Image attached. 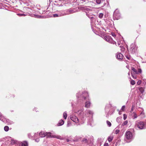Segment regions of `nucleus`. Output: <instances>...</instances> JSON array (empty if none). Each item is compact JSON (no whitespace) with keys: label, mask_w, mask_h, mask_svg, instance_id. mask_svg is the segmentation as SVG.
<instances>
[{"label":"nucleus","mask_w":146,"mask_h":146,"mask_svg":"<svg viewBox=\"0 0 146 146\" xmlns=\"http://www.w3.org/2000/svg\"><path fill=\"white\" fill-rule=\"evenodd\" d=\"M85 104V107L87 108H88L90 106L91 103L90 101H87L86 102Z\"/></svg>","instance_id":"nucleus-15"},{"label":"nucleus","mask_w":146,"mask_h":146,"mask_svg":"<svg viewBox=\"0 0 146 146\" xmlns=\"http://www.w3.org/2000/svg\"><path fill=\"white\" fill-rule=\"evenodd\" d=\"M111 35H112L114 36V37H115L116 36V35H115V33H111Z\"/></svg>","instance_id":"nucleus-44"},{"label":"nucleus","mask_w":146,"mask_h":146,"mask_svg":"<svg viewBox=\"0 0 146 146\" xmlns=\"http://www.w3.org/2000/svg\"><path fill=\"white\" fill-rule=\"evenodd\" d=\"M139 91L143 93L144 91V89L143 87H140L139 88Z\"/></svg>","instance_id":"nucleus-24"},{"label":"nucleus","mask_w":146,"mask_h":146,"mask_svg":"<svg viewBox=\"0 0 146 146\" xmlns=\"http://www.w3.org/2000/svg\"><path fill=\"white\" fill-rule=\"evenodd\" d=\"M41 17L40 16L39 18H40V17Z\"/></svg>","instance_id":"nucleus-55"},{"label":"nucleus","mask_w":146,"mask_h":146,"mask_svg":"<svg viewBox=\"0 0 146 146\" xmlns=\"http://www.w3.org/2000/svg\"><path fill=\"white\" fill-rule=\"evenodd\" d=\"M125 108V106H122V108H121V110H122L123 111H124Z\"/></svg>","instance_id":"nucleus-42"},{"label":"nucleus","mask_w":146,"mask_h":146,"mask_svg":"<svg viewBox=\"0 0 146 146\" xmlns=\"http://www.w3.org/2000/svg\"><path fill=\"white\" fill-rule=\"evenodd\" d=\"M64 123V121L62 119L59 121L57 124L58 126H61Z\"/></svg>","instance_id":"nucleus-17"},{"label":"nucleus","mask_w":146,"mask_h":146,"mask_svg":"<svg viewBox=\"0 0 146 146\" xmlns=\"http://www.w3.org/2000/svg\"><path fill=\"white\" fill-rule=\"evenodd\" d=\"M104 15V14L102 13H100L99 14V17L100 18H102Z\"/></svg>","instance_id":"nucleus-26"},{"label":"nucleus","mask_w":146,"mask_h":146,"mask_svg":"<svg viewBox=\"0 0 146 146\" xmlns=\"http://www.w3.org/2000/svg\"><path fill=\"white\" fill-rule=\"evenodd\" d=\"M101 2V0H96V2L98 4H100Z\"/></svg>","instance_id":"nucleus-34"},{"label":"nucleus","mask_w":146,"mask_h":146,"mask_svg":"<svg viewBox=\"0 0 146 146\" xmlns=\"http://www.w3.org/2000/svg\"><path fill=\"white\" fill-rule=\"evenodd\" d=\"M120 118L119 117H118L117 118L116 121L118 123H119L120 121Z\"/></svg>","instance_id":"nucleus-33"},{"label":"nucleus","mask_w":146,"mask_h":146,"mask_svg":"<svg viewBox=\"0 0 146 146\" xmlns=\"http://www.w3.org/2000/svg\"><path fill=\"white\" fill-rule=\"evenodd\" d=\"M28 136L29 137V138H30L31 137V135L30 133H29L28 134Z\"/></svg>","instance_id":"nucleus-47"},{"label":"nucleus","mask_w":146,"mask_h":146,"mask_svg":"<svg viewBox=\"0 0 146 146\" xmlns=\"http://www.w3.org/2000/svg\"><path fill=\"white\" fill-rule=\"evenodd\" d=\"M127 118V115H126L125 114H123V119L124 120H125Z\"/></svg>","instance_id":"nucleus-39"},{"label":"nucleus","mask_w":146,"mask_h":146,"mask_svg":"<svg viewBox=\"0 0 146 146\" xmlns=\"http://www.w3.org/2000/svg\"><path fill=\"white\" fill-rule=\"evenodd\" d=\"M125 56L126 57V58H127V59H128V60H129L131 58L130 56L129 55H125Z\"/></svg>","instance_id":"nucleus-37"},{"label":"nucleus","mask_w":146,"mask_h":146,"mask_svg":"<svg viewBox=\"0 0 146 146\" xmlns=\"http://www.w3.org/2000/svg\"><path fill=\"white\" fill-rule=\"evenodd\" d=\"M113 18L115 19H118L120 17V14L119 11L117 10L115 11L113 14Z\"/></svg>","instance_id":"nucleus-4"},{"label":"nucleus","mask_w":146,"mask_h":146,"mask_svg":"<svg viewBox=\"0 0 146 146\" xmlns=\"http://www.w3.org/2000/svg\"><path fill=\"white\" fill-rule=\"evenodd\" d=\"M123 55L121 53H118L117 55V58L119 59H122L123 58Z\"/></svg>","instance_id":"nucleus-12"},{"label":"nucleus","mask_w":146,"mask_h":146,"mask_svg":"<svg viewBox=\"0 0 146 146\" xmlns=\"http://www.w3.org/2000/svg\"><path fill=\"white\" fill-rule=\"evenodd\" d=\"M102 141V139L101 138H99L97 140V142H98V143H100H100Z\"/></svg>","instance_id":"nucleus-28"},{"label":"nucleus","mask_w":146,"mask_h":146,"mask_svg":"<svg viewBox=\"0 0 146 146\" xmlns=\"http://www.w3.org/2000/svg\"><path fill=\"white\" fill-rule=\"evenodd\" d=\"M66 140L67 142H68L69 141V140L68 139H66Z\"/></svg>","instance_id":"nucleus-50"},{"label":"nucleus","mask_w":146,"mask_h":146,"mask_svg":"<svg viewBox=\"0 0 146 146\" xmlns=\"http://www.w3.org/2000/svg\"><path fill=\"white\" fill-rule=\"evenodd\" d=\"M120 131L119 129H116L115 130V133L117 134Z\"/></svg>","instance_id":"nucleus-36"},{"label":"nucleus","mask_w":146,"mask_h":146,"mask_svg":"<svg viewBox=\"0 0 146 146\" xmlns=\"http://www.w3.org/2000/svg\"><path fill=\"white\" fill-rule=\"evenodd\" d=\"M86 15H87L88 16L89 18H90V19H93V18H94V17H89V16L88 15H87V14H86Z\"/></svg>","instance_id":"nucleus-49"},{"label":"nucleus","mask_w":146,"mask_h":146,"mask_svg":"<svg viewBox=\"0 0 146 146\" xmlns=\"http://www.w3.org/2000/svg\"><path fill=\"white\" fill-rule=\"evenodd\" d=\"M105 39L107 42L110 43H113V42L112 39L111 38V36H110L108 35L106 36L105 37Z\"/></svg>","instance_id":"nucleus-8"},{"label":"nucleus","mask_w":146,"mask_h":146,"mask_svg":"<svg viewBox=\"0 0 146 146\" xmlns=\"http://www.w3.org/2000/svg\"><path fill=\"white\" fill-rule=\"evenodd\" d=\"M128 123V121L127 120H126L124 121L121 124V126H124L125 125H126Z\"/></svg>","instance_id":"nucleus-20"},{"label":"nucleus","mask_w":146,"mask_h":146,"mask_svg":"<svg viewBox=\"0 0 146 146\" xmlns=\"http://www.w3.org/2000/svg\"><path fill=\"white\" fill-rule=\"evenodd\" d=\"M131 69L133 71L134 74H139L140 73H141L142 72L141 69L140 68L138 69V70H137L135 69L134 68L132 67L131 68Z\"/></svg>","instance_id":"nucleus-5"},{"label":"nucleus","mask_w":146,"mask_h":146,"mask_svg":"<svg viewBox=\"0 0 146 146\" xmlns=\"http://www.w3.org/2000/svg\"><path fill=\"white\" fill-rule=\"evenodd\" d=\"M137 47L135 43H132L130 46V50L131 53L134 54L137 52Z\"/></svg>","instance_id":"nucleus-2"},{"label":"nucleus","mask_w":146,"mask_h":146,"mask_svg":"<svg viewBox=\"0 0 146 146\" xmlns=\"http://www.w3.org/2000/svg\"><path fill=\"white\" fill-rule=\"evenodd\" d=\"M137 84L138 85H139V83H138V82H137Z\"/></svg>","instance_id":"nucleus-52"},{"label":"nucleus","mask_w":146,"mask_h":146,"mask_svg":"<svg viewBox=\"0 0 146 146\" xmlns=\"http://www.w3.org/2000/svg\"><path fill=\"white\" fill-rule=\"evenodd\" d=\"M88 140L87 139H84L83 140H82V141L83 142H88Z\"/></svg>","instance_id":"nucleus-41"},{"label":"nucleus","mask_w":146,"mask_h":146,"mask_svg":"<svg viewBox=\"0 0 146 146\" xmlns=\"http://www.w3.org/2000/svg\"><path fill=\"white\" fill-rule=\"evenodd\" d=\"M67 117V113L66 112H64L63 113V117L64 119H66Z\"/></svg>","instance_id":"nucleus-30"},{"label":"nucleus","mask_w":146,"mask_h":146,"mask_svg":"<svg viewBox=\"0 0 146 146\" xmlns=\"http://www.w3.org/2000/svg\"><path fill=\"white\" fill-rule=\"evenodd\" d=\"M82 1H85L84 0H82Z\"/></svg>","instance_id":"nucleus-54"},{"label":"nucleus","mask_w":146,"mask_h":146,"mask_svg":"<svg viewBox=\"0 0 146 146\" xmlns=\"http://www.w3.org/2000/svg\"><path fill=\"white\" fill-rule=\"evenodd\" d=\"M120 47L121 48V50H124V48H123V46H120Z\"/></svg>","instance_id":"nucleus-46"},{"label":"nucleus","mask_w":146,"mask_h":146,"mask_svg":"<svg viewBox=\"0 0 146 146\" xmlns=\"http://www.w3.org/2000/svg\"><path fill=\"white\" fill-rule=\"evenodd\" d=\"M3 117L2 116V115H1V114L0 113V119L1 120L2 119H3Z\"/></svg>","instance_id":"nucleus-43"},{"label":"nucleus","mask_w":146,"mask_h":146,"mask_svg":"<svg viewBox=\"0 0 146 146\" xmlns=\"http://www.w3.org/2000/svg\"><path fill=\"white\" fill-rule=\"evenodd\" d=\"M135 126L140 129H145L146 128V123L143 121H137L135 122Z\"/></svg>","instance_id":"nucleus-1"},{"label":"nucleus","mask_w":146,"mask_h":146,"mask_svg":"<svg viewBox=\"0 0 146 146\" xmlns=\"http://www.w3.org/2000/svg\"><path fill=\"white\" fill-rule=\"evenodd\" d=\"M135 109V106H132L131 110L130 111L131 112H132L133 110Z\"/></svg>","instance_id":"nucleus-35"},{"label":"nucleus","mask_w":146,"mask_h":146,"mask_svg":"<svg viewBox=\"0 0 146 146\" xmlns=\"http://www.w3.org/2000/svg\"><path fill=\"white\" fill-rule=\"evenodd\" d=\"M131 84L132 85H134L135 84V81L133 80H131Z\"/></svg>","instance_id":"nucleus-32"},{"label":"nucleus","mask_w":146,"mask_h":146,"mask_svg":"<svg viewBox=\"0 0 146 146\" xmlns=\"http://www.w3.org/2000/svg\"><path fill=\"white\" fill-rule=\"evenodd\" d=\"M28 143L27 141H24L22 143L21 146H28Z\"/></svg>","instance_id":"nucleus-16"},{"label":"nucleus","mask_w":146,"mask_h":146,"mask_svg":"<svg viewBox=\"0 0 146 146\" xmlns=\"http://www.w3.org/2000/svg\"><path fill=\"white\" fill-rule=\"evenodd\" d=\"M119 114H120V115L121 114V113L119 112Z\"/></svg>","instance_id":"nucleus-53"},{"label":"nucleus","mask_w":146,"mask_h":146,"mask_svg":"<svg viewBox=\"0 0 146 146\" xmlns=\"http://www.w3.org/2000/svg\"><path fill=\"white\" fill-rule=\"evenodd\" d=\"M131 76L133 78L135 79H136L137 78V76L136 75H135V74H134L133 72H132L131 71Z\"/></svg>","instance_id":"nucleus-18"},{"label":"nucleus","mask_w":146,"mask_h":146,"mask_svg":"<svg viewBox=\"0 0 146 146\" xmlns=\"http://www.w3.org/2000/svg\"><path fill=\"white\" fill-rule=\"evenodd\" d=\"M113 139V137L112 136H110L108 138V141L110 142Z\"/></svg>","instance_id":"nucleus-25"},{"label":"nucleus","mask_w":146,"mask_h":146,"mask_svg":"<svg viewBox=\"0 0 146 146\" xmlns=\"http://www.w3.org/2000/svg\"><path fill=\"white\" fill-rule=\"evenodd\" d=\"M46 133L44 131H41L39 134V136L41 137H44L46 136Z\"/></svg>","instance_id":"nucleus-14"},{"label":"nucleus","mask_w":146,"mask_h":146,"mask_svg":"<svg viewBox=\"0 0 146 146\" xmlns=\"http://www.w3.org/2000/svg\"><path fill=\"white\" fill-rule=\"evenodd\" d=\"M18 15L20 16H26V15L25 14H18Z\"/></svg>","instance_id":"nucleus-40"},{"label":"nucleus","mask_w":146,"mask_h":146,"mask_svg":"<svg viewBox=\"0 0 146 146\" xmlns=\"http://www.w3.org/2000/svg\"><path fill=\"white\" fill-rule=\"evenodd\" d=\"M87 112L89 114H90V115H91L92 116L93 113V112L91 111H90V110H88L87 111Z\"/></svg>","instance_id":"nucleus-23"},{"label":"nucleus","mask_w":146,"mask_h":146,"mask_svg":"<svg viewBox=\"0 0 146 146\" xmlns=\"http://www.w3.org/2000/svg\"><path fill=\"white\" fill-rule=\"evenodd\" d=\"M79 93L77 94V97L78 98H82V99L84 100H86L88 96V93L86 92H83L82 95H80V96H79Z\"/></svg>","instance_id":"nucleus-3"},{"label":"nucleus","mask_w":146,"mask_h":146,"mask_svg":"<svg viewBox=\"0 0 146 146\" xmlns=\"http://www.w3.org/2000/svg\"><path fill=\"white\" fill-rule=\"evenodd\" d=\"M65 15H66V14L64 11H61L58 14H54L53 17H58L62 16Z\"/></svg>","instance_id":"nucleus-6"},{"label":"nucleus","mask_w":146,"mask_h":146,"mask_svg":"<svg viewBox=\"0 0 146 146\" xmlns=\"http://www.w3.org/2000/svg\"><path fill=\"white\" fill-rule=\"evenodd\" d=\"M126 137L128 139H130L132 137V134L130 131H128L126 132Z\"/></svg>","instance_id":"nucleus-9"},{"label":"nucleus","mask_w":146,"mask_h":146,"mask_svg":"<svg viewBox=\"0 0 146 146\" xmlns=\"http://www.w3.org/2000/svg\"><path fill=\"white\" fill-rule=\"evenodd\" d=\"M1 120L5 123H6L7 124H11L12 123V122L10 120L4 118L2 119Z\"/></svg>","instance_id":"nucleus-10"},{"label":"nucleus","mask_w":146,"mask_h":146,"mask_svg":"<svg viewBox=\"0 0 146 146\" xmlns=\"http://www.w3.org/2000/svg\"><path fill=\"white\" fill-rule=\"evenodd\" d=\"M15 143V140L11 139L10 144L11 145H13Z\"/></svg>","instance_id":"nucleus-31"},{"label":"nucleus","mask_w":146,"mask_h":146,"mask_svg":"<svg viewBox=\"0 0 146 146\" xmlns=\"http://www.w3.org/2000/svg\"><path fill=\"white\" fill-rule=\"evenodd\" d=\"M55 137H56L55 138H57V139H62L61 138V136H59V135L57 136H56Z\"/></svg>","instance_id":"nucleus-38"},{"label":"nucleus","mask_w":146,"mask_h":146,"mask_svg":"<svg viewBox=\"0 0 146 146\" xmlns=\"http://www.w3.org/2000/svg\"><path fill=\"white\" fill-rule=\"evenodd\" d=\"M46 136L48 138H55L56 136L51 135L50 132H46Z\"/></svg>","instance_id":"nucleus-11"},{"label":"nucleus","mask_w":146,"mask_h":146,"mask_svg":"<svg viewBox=\"0 0 146 146\" xmlns=\"http://www.w3.org/2000/svg\"><path fill=\"white\" fill-rule=\"evenodd\" d=\"M131 115L132 117V118L133 119L136 118L138 116L136 113L135 112H133V113H132L131 114Z\"/></svg>","instance_id":"nucleus-13"},{"label":"nucleus","mask_w":146,"mask_h":146,"mask_svg":"<svg viewBox=\"0 0 146 146\" xmlns=\"http://www.w3.org/2000/svg\"><path fill=\"white\" fill-rule=\"evenodd\" d=\"M128 75H130V74L129 72H128Z\"/></svg>","instance_id":"nucleus-51"},{"label":"nucleus","mask_w":146,"mask_h":146,"mask_svg":"<svg viewBox=\"0 0 146 146\" xmlns=\"http://www.w3.org/2000/svg\"><path fill=\"white\" fill-rule=\"evenodd\" d=\"M109 127H110L111 126V122L108 121H106Z\"/></svg>","instance_id":"nucleus-29"},{"label":"nucleus","mask_w":146,"mask_h":146,"mask_svg":"<svg viewBox=\"0 0 146 146\" xmlns=\"http://www.w3.org/2000/svg\"><path fill=\"white\" fill-rule=\"evenodd\" d=\"M108 143H105L104 145V146H108Z\"/></svg>","instance_id":"nucleus-45"},{"label":"nucleus","mask_w":146,"mask_h":146,"mask_svg":"<svg viewBox=\"0 0 146 146\" xmlns=\"http://www.w3.org/2000/svg\"><path fill=\"white\" fill-rule=\"evenodd\" d=\"M4 129L5 131H7L9 130V127L7 126H5L4 127Z\"/></svg>","instance_id":"nucleus-27"},{"label":"nucleus","mask_w":146,"mask_h":146,"mask_svg":"<svg viewBox=\"0 0 146 146\" xmlns=\"http://www.w3.org/2000/svg\"><path fill=\"white\" fill-rule=\"evenodd\" d=\"M72 12V10H67L65 12L66 14H69L71 13Z\"/></svg>","instance_id":"nucleus-21"},{"label":"nucleus","mask_w":146,"mask_h":146,"mask_svg":"<svg viewBox=\"0 0 146 146\" xmlns=\"http://www.w3.org/2000/svg\"><path fill=\"white\" fill-rule=\"evenodd\" d=\"M39 141V140L38 139H35V141L37 142H38Z\"/></svg>","instance_id":"nucleus-48"},{"label":"nucleus","mask_w":146,"mask_h":146,"mask_svg":"<svg viewBox=\"0 0 146 146\" xmlns=\"http://www.w3.org/2000/svg\"><path fill=\"white\" fill-rule=\"evenodd\" d=\"M80 121H81V123H84V122L85 120V119L84 117L82 116V117H80Z\"/></svg>","instance_id":"nucleus-22"},{"label":"nucleus","mask_w":146,"mask_h":146,"mask_svg":"<svg viewBox=\"0 0 146 146\" xmlns=\"http://www.w3.org/2000/svg\"><path fill=\"white\" fill-rule=\"evenodd\" d=\"M139 116H141L142 118H143L145 117V113L143 112V111L140 113V115H139Z\"/></svg>","instance_id":"nucleus-19"},{"label":"nucleus","mask_w":146,"mask_h":146,"mask_svg":"<svg viewBox=\"0 0 146 146\" xmlns=\"http://www.w3.org/2000/svg\"><path fill=\"white\" fill-rule=\"evenodd\" d=\"M70 119L72 120L75 122L78 123L79 122V119L74 115H71L70 116Z\"/></svg>","instance_id":"nucleus-7"}]
</instances>
